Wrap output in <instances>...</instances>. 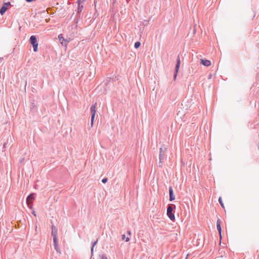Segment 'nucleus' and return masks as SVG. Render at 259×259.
Returning a JSON list of instances; mask_svg holds the SVG:
<instances>
[{
	"mask_svg": "<svg viewBox=\"0 0 259 259\" xmlns=\"http://www.w3.org/2000/svg\"><path fill=\"white\" fill-rule=\"evenodd\" d=\"M167 150V147L163 145L159 149V161H158V166L160 167H162L163 165V160L165 158V153Z\"/></svg>",
	"mask_w": 259,
	"mask_h": 259,
	"instance_id": "1",
	"label": "nucleus"
},
{
	"mask_svg": "<svg viewBox=\"0 0 259 259\" xmlns=\"http://www.w3.org/2000/svg\"><path fill=\"white\" fill-rule=\"evenodd\" d=\"M175 208L176 206L174 204H169L167 207V215L171 221L175 220V216L173 213V211Z\"/></svg>",
	"mask_w": 259,
	"mask_h": 259,
	"instance_id": "2",
	"label": "nucleus"
},
{
	"mask_svg": "<svg viewBox=\"0 0 259 259\" xmlns=\"http://www.w3.org/2000/svg\"><path fill=\"white\" fill-rule=\"evenodd\" d=\"M29 42L33 47V51L37 52L38 50V43L36 36L31 35L30 37Z\"/></svg>",
	"mask_w": 259,
	"mask_h": 259,
	"instance_id": "3",
	"label": "nucleus"
},
{
	"mask_svg": "<svg viewBox=\"0 0 259 259\" xmlns=\"http://www.w3.org/2000/svg\"><path fill=\"white\" fill-rule=\"evenodd\" d=\"M97 105V103L95 104L92 105L90 108V111L91 113V127L93 126L94 125V121L95 117V114L96 113V107Z\"/></svg>",
	"mask_w": 259,
	"mask_h": 259,
	"instance_id": "4",
	"label": "nucleus"
},
{
	"mask_svg": "<svg viewBox=\"0 0 259 259\" xmlns=\"http://www.w3.org/2000/svg\"><path fill=\"white\" fill-rule=\"evenodd\" d=\"M181 64V61L179 55L178 56L177 58V64L175 67V70L174 74V78L175 80L177 78V74L179 70L180 66Z\"/></svg>",
	"mask_w": 259,
	"mask_h": 259,
	"instance_id": "5",
	"label": "nucleus"
},
{
	"mask_svg": "<svg viewBox=\"0 0 259 259\" xmlns=\"http://www.w3.org/2000/svg\"><path fill=\"white\" fill-rule=\"evenodd\" d=\"M34 197L33 194H29L26 198V202L27 203L28 207L30 208H32V201L34 200Z\"/></svg>",
	"mask_w": 259,
	"mask_h": 259,
	"instance_id": "6",
	"label": "nucleus"
},
{
	"mask_svg": "<svg viewBox=\"0 0 259 259\" xmlns=\"http://www.w3.org/2000/svg\"><path fill=\"white\" fill-rule=\"evenodd\" d=\"M57 229L54 225L52 226V233L51 235L53 237V241L57 240Z\"/></svg>",
	"mask_w": 259,
	"mask_h": 259,
	"instance_id": "7",
	"label": "nucleus"
},
{
	"mask_svg": "<svg viewBox=\"0 0 259 259\" xmlns=\"http://www.w3.org/2000/svg\"><path fill=\"white\" fill-rule=\"evenodd\" d=\"M10 2L5 3L0 9V14L3 15L7 11V7L10 5Z\"/></svg>",
	"mask_w": 259,
	"mask_h": 259,
	"instance_id": "8",
	"label": "nucleus"
},
{
	"mask_svg": "<svg viewBox=\"0 0 259 259\" xmlns=\"http://www.w3.org/2000/svg\"><path fill=\"white\" fill-rule=\"evenodd\" d=\"M169 194V201H172L175 199V196L174 194L173 189L171 186H170L168 189Z\"/></svg>",
	"mask_w": 259,
	"mask_h": 259,
	"instance_id": "9",
	"label": "nucleus"
},
{
	"mask_svg": "<svg viewBox=\"0 0 259 259\" xmlns=\"http://www.w3.org/2000/svg\"><path fill=\"white\" fill-rule=\"evenodd\" d=\"M217 230H218V231L219 232L220 238H221V237H222V235H221V231H222L221 221V220L219 219H218L217 222Z\"/></svg>",
	"mask_w": 259,
	"mask_h": 259,
	"instance_id": "10",
	"label": "nucleus"
},
{
	"mask_svg": "<svg viewBox=\"0 0 259 259\" xmlns=\"http://www.w3.org/2000/svg\"><path fill=\"white\" fill-rule=\"evenodd\" d=\"M77 3L78 4V7H77V9L76 11H77V14L80 15V13L82 11L83 8V3H79L78 2H77Z\"/></svg>",
	"mask_w": 259,
	"mask_h": 259,
	"instance_id": "11",
	"label": "nucleus"
},
{
	"mask_svg": "<svg viewBox=\"0 0 259 259\" xmlns=\"http://www.w3.org/2000/svg\"><path fill=\"white\" fill-rule=\"evenodd\" d=\"M200 63L206 67H208L211 65L210 61L206 59H201Z\"/></svg>",
	"mask_w": 259,
	"mask_h": 259,
	"instance_id": "12",
	"label": "nucleus"
},
{
	"mask_svg": "<svg viewBox=\"0 0 259 259\" xmlns=\"http://www.w3.org/2000/svg\"><path fill=\"white\" fill-rule=\"evenodd\" d=\"M58 38H59V41L61 42V44L62 45H64L63 44V41H65V45H67V41L63 37V35L62 34H60L58 36ZM68 42V41H67V42Z\"/></svg>",
	"mask_w": 259,
	"mask_h": 259,
	"instance_id": "13",
	"label": "nucleus"
},
{
	"mask_svg": "<svg viewBox=\"0 0 259 259\" xmlns=\"http://www.w3.org/2000/svg\"><path fill=\"white\" fill-rule=\"evenodd\" d=\"M53 242H54V248H55V249L56 250V251L57 252H58L59 253H61V251L60 250V249H59V246H58V244L57 243V240H56L55 241H53Z\"/></svg>",
	"mask_w": 259,
	"mask_h": 259,
	"instance_id": "14",
	"label": "nucleus"
},
{
	"mask_svg": "<svg viewBox=\"0 0 259 259\" xmlns=\"http://www.w3.org/2000/svg\"><path fill=\"white\" fill-rule=\"evenodd\" d=\"M98 242V239L96 240V241H94V242L92 243V247H91V254H92V256L93 255V251H94V248L95 247V246L97 244Z\"/></svg>",
	"mask_w": 259,
	"mask_h": 259,
	"instance_id": "15",
	"label": "nucleus"
},
{
	"mask_svg": "<svg viewBox=\"0 0 259 259\" xmlns=\"http://www.w3.org/2000/svg\"><path fill=\"white\" fill-rule=\"evenodd\" d=\"M122 240H125V242H128L130 241V238L129 237H125V235L124 234H123L122 235Z\"/></svg>",
	"mask_w": 259,
	"mask_h": 259,
	"instance_id": "16",
	"label": "nucleus"
},
{
	"mask_svg": "<svg viewBox=\"0 0 259 259\" xmlns=\"http://www.w3.org/2000/svg\"><path fill=\"white\" fill-rule=\"evenodd\" d=\"M219 202L220 205H221V206L223 208H225V206H224V203L223 202L222 198L221 197H220L219 198Z\"/></svg>",
	"mask_w": 259,
	"mask_h": 259,
	"instance_id": "17",
	"label": "nucleus"
},
{
	"mask_svg": "<svg viewBox=\"0 0 259 259\" xmlns=\"http://www.w3.org/2000/svg\"><path fill=\"white\" fill-rule=\"evenodd\" d=\"M141 46V42L140 41H137L135 43L134 47L136 49L139 48Z\"/></svg>",
	"mask_w": 259,
	"mask_h": 259,
	"instance_id": "18",
	"label": "nucleus"
},
{
	"mask_svg": "<svg viewBox=\"0 0 259 259\" xmlns=\"http://www.w3.org/2000/svg\"><path fill=\"white\" fill-rule=\"evenodd\" d=\"M100 259H108L107 257L105 254L100 255Z\"/></svg>",
	"mask_w": 259,
	"mask_h": 259,
	"instance_id": "19",
	"label": "nucleus"
},
{
	"mask_svg": "<svg viewBox=\"0 0 259 259\" xmlns=\"http://www.w3.org/2000/svg\"><path fill=\"white\" fill-rule=\"evenodd\" d=\"M108 181V179L107 178H104L102 180V182L104 184H105Z\"/></svg>",
	"mask_w": 259,
	"mask_h": 259,
	"instance_id": "20",
	"label": "nucleus"
},
{
	"mask_svg": "<svg viewBox=\"0 0 259 259\" xmlns=\"http://www.w3.org/2000/svg\"><path fill=\"white\" fill-rule=\"evenodd\" d=\"M84 1H85V0H77V2H78L79 3H84Z\"/></svg>",
	"mask_w": 259,
	"mask_h": 259,
	"instance_id": "21",
	"label": "nucleus"
},
{
	"mask_svg": "<svg viewBox=\"0 0 259 259\" xmlns=\"http://www.w3.org/2000/svg\"><path fill=\"white\" fill-rule=\"evenodd\" d=\"M196 25L194 26V29H193V33L194 34L196 32V29H195Z\"/></svg>",
	"mask_w": 259,
	"mask_h": 259,
	"instance_id": "22",
	"label": "nucleus"
},
{
	"mask_svg": "<svg viewBox=\"0 0 259 259\" xmlns=\"http://www.w3.org/2000/svg\"><path fill=\"white\" fill-rule=\"evenodd\" d=\"M127 234L129 236H131V232L130 231H127Z\"/></svg>",
	"mask_w": 259,
	"mask_h": 259,
	"instance_id": "23",
	"label": "nucleus"
},
{
	"mask_svg": "<svg viewBox=\"0 0 259 259\" xmlns=\"http://www.w3.org/2000/svg\"><path fill=\"white\" fill-rule=\"evenodd\" d=\"M32 213L34 216H35V217H36V215L35 212L34 211H32Z\"/></svg>",
	"mask_w": 259,
	"mask_h": 259,
	"instance_id": "24",
	"label": "nucleus"
},
{
	"mask_svg": "<svg viewBox=\"0 0 259 259\" xmlns=\"http://www.w3.org/2000/svg\"><path fill=\"white\" fill-rule=\"evenodd\" d=\"M6 145H7V143H5L4 144L3 148H5L6 147Z\"/></svg>",
	"mask_w": 259,
	"mask_h": 259,
	"instance_id": "25",
	"label": "nucleus"
},
{
	"mask_svg": "<svg viewBox=\"0 0 259 259\" xmlns=\"http://www.w3.org/2000/svg\"><path fill=\"white\" fill-rule=\"evenodd\" d=\"M37 225H35V231H36H36H37Z\"/></svg>",
	"mask_w": 259,
	"mask_h": 259,
	"instance_id": "26",
	"label": "nucleus"
},
{
	"mask_svg": "<svg viewBox=\"0 0 259 259\" xmlns=\"http://www.w3.org/2000/svg\"><path fill=\"white\" fill-rule=\"evenodd\" d=\"M3 60V58H0V63H1V62Z\"/></svg>",
	"mask_w": 259,
	"mask_h": 259,
	"instance_id": "27",
	"label": "nucleus"
},
{
	"mask_svg": "<svg viewBox=\"0 0 259 259\" xmlns=\"http://www.w3.org/2000/svg\"><path fill=\"white\" fill-rule=\"evenodd\" d=\"M24 160V158H22L21 161H20V162H22V161Z\"/></svg>",
	"mask_w": 259,
	"mask_h": 259,
	"instance_id": "28",
	"label": "nucleus"
},
{
	"mask_svg": "<svg viewBox=\"0 0 259 259\" xmlns=\"http://www.w3.org/2000/svg\"><path fill=\"white\" fill-rule=\"evenodd\" d=\"M126 1L127 3H128L130 1V0H126Z\"/></svg>",
	"mask_w": 259,
	"mask_h": 259,
	"instance_id": "29",
	"label": "nucleus"
},
{
	"mask_svg": "<svg viewBox=\"0 0 259 259\" xmlns=\"http://www.w3.org/2000/svg\"><path fill=\"white\" fill-rule=\"evenodd\" d=\"M147 21L144 20V22H147Z\"/></svg>",
	"mask_w": 259,
	"mask_h": 259,
	"instance_id": "30",
	"label": "nucleus"
}]
</instances>
